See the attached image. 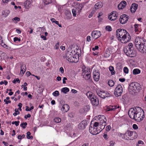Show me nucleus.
<instances>
[{"instance_id":"aec40b11","label":"nucleus","mask_w":146,"mask_h":146,"mask_svg":"<svg viewBox=\"0 0 146 146\" xmlns=\"http://www.w3.org/2000/svg\"><path fill=\"white\" fill-rule=\"evenodd\" d=\"M69 109V106L67 104H64L61 108V110L64 112H66L68 111Z\"/></svg>"},{"instance_id":"bb28decb","label":"nucleus","mask_w":146,"mask_h":146,"mask_svg":"<svg viewBox=\"0 0 146 146\" xmlns=\"http://www.w3.org/2000/svg\"><path fill=\"white\" fill-rule=\"evenodd\" d=\"M69 91V89L67 87H64L61 89V92L64 94H66Z\"/></svg>"},{"instance_id":"de8ad7c7","label":"nucleus","mask_w":146,"mask_h":146,"mask_svg":"<svg viewBox=\"0 0 146 146\" xmlns=\"http://www.w3.org/2000/svg\"><path fill=\"white\" fill-rule=\"evenodd\" d=\"M77 49H76L74 50H72V51H73V55H75L76 54H78V52L77 51Z\"/></svg>"},{"instance_id":"e2e57ef3","label":"nucleus","mask_w":146,"mask_h":146,"mask_svg":"<svg viewBox=\"0 0 146 146\" xmlns=\"http://www.w3.org/2000/svg\"><path fill=\"white\" fill-rule=\"evenodd\" d=\"M99 47L98 46H96L94 48H93L92 50H95L98 49Z\"/></svg>"},{"instance_id":"39448f33","label":"nucleus","mask_w":146,"mask_h":146,"mask_svg":"<svg viewBox=\"0 0 146 146\" xmlns=\"http://www.w3.org/2000/svg\"><path fill=\"white\" fill-rule=\"evenodd\" d=\"M138 110L136 111L135 120L138 122L142 120L144 117V113L143 111L139 107H138Z\"/></svg>"},{"instance_id":"49530a36","label":"nucleus","mask_w":146,"mask_h":146,"mask_svg":"<svg viewBox=\"0 0 146 146\" xmlns=\"http://www.w3.org/2000/svg\"><path fill=\"white\" fill-rule=\"evenodd\" d=\"M52 3V0H46L45 3L46 4H48Z\"/></svg>"},{"instance_id":"a211bd4d","label":"nucleus","mask_w":146,"mask_h":146,"mask_svg":"<svg viewBox=\"0 0 146 146\" xmlns=\"http://www.w3.org/2000/svg\"><path fill=\"white\" fill-rule=\"evenodd\" d=\"M116 12L113 11L110 14V15H109L108 18L109 20L111 21H114L116 19Z\"/></svg>"},{"instance_id":"b1692460","label":"nucleus","mask_w":146,"mask_h":146,"mask_svg":"<svg viewBox=\"0 0 146 146\" xmlns=\"http://www.w3.org/2000/svg\"><path fill=\"white\" fill-rule=\"evenodd\" d=\"M77 8H76L77 9L78 13H80L82 8L83 7V6L82 4L80 3L77 5Z\"/></svg>"},{"instance_id":"4468645a","label":"nucleus","mask_w":146,"mask_h":146,"mask_svg":"<svg viewBox=\"0 0 146 146\" xmlns=\"http://www.w3.org/2000/svg\"><path fill=\"white\" fill-rule=\"evenodd\" d=\"M129 135V137H128V139L130 140H133L135 137L137 136V133L135 132H133L128 131V135Z\"/></svg>"},{"instance_id":"f03ea898","label":"nucleus","mask_w":146,"mask_h":146,"mask_svg":"<svg viewBox=\"0 0 146 146\" xmlns=\"http://www.w3.org/2000/svg\"><path fill=\"white\" fill-rule=\"evenodd\" d=\"M127 31L123 29H118L116 31V36L117 38H120V40L122 43L126 44L128 42V40H125L127 38Z\"/></svg>"},{"instance_id":"bf43d9fd","label":"nucleus","mask_w":146,"mask_h":146,"mask_svg":"<svg viewBox=\"0 0 146 146\" xmlns=\"http://www.w3.org/2000/svg\"><path fill=\"white\" fill-rule=\"evenodd\" d=\"M31 117V115L29 114H28L27 115H25V118L26 119H27L28 118H30Z\"/></svg>"},{"instance_id":"37998d69","label":"nucleus","mask_w":146,"mask_h":146,"mask_svg":"<svg viewBox=\"0 0 146 146\" xmlns=\"http://www.w3.org/2000/svg\"><path fill=\"white\" fill-rule=\"evenodd\" d=\"M13 39L14 41L15 42H16L17 41L20 42L21 41V39L20 38H18L17 37H15Z\"/></svg>"},{"instance_id":"f257e3e1","label":"nucleus","mask_w":146,"mask_h":146,"mask_svg":"<svg viewBox=\"0 0 146 146\" xmlns=\"http://www.w3.org/2000/svg\"><path fill=\"white\" fill-rule=\"evenodd\" d=\"M141 89L140 84L138 83L135 82L131 83L128 86L129 94L133 96H136Z\"/></svg>"},{"instance_id":"4be33fe9","label":"nucleus","mask_w":146,"mask_h":146,"mask_svg":"<svg viewBox=\"0 0 146 146\" xmlns=\"http://www.w3.org/2000/svg\"><path fill=\"white\" fill-rule=\"evenodd\" d=\"M31 0H27L24 3L25 7L26 8H28L31 6Z\"/></svg>"},{"instance_id":"1a4fd4ad","label":"nucleus","mask_w":146,"mask_h":146,"mask_svg":"<svg viewBox=\"0 0 146 146\" xmlns=\"http://www.w3.org/2000/svg\"><path fill=\"white\" fill-rule=\"evenodd\" d=\"M144 39L140 38L139 37H137L135 41V44L136 47L139 46L144 43Z\"/></svg>"},{"instance_id":"5701e85b","label":"nucleus","mask_w":146,"mask_h":146,"mask_svg":"<svg viewBox=\"0 0 146 146\" xmlns=\"http://www.w3.org/2000/svg\"><path fill=\"white\" fill-rule=\"evenodd\" d=\"M21 70L20 73L24 74L26 70V67L25 65L21 64Z\"/></svg>"},{"instance_id":"3c124183","label":"nucleus","mask_w":146,"mask_h":146,"mask_svg":"<svg viewBox=\"0 0 146 146\" xmlns=\"http://www.w3.org/2000/svg\"><path fill=\"white\" fill-rule=\"evenodd\" d=\"M123 71L126 73H128V68L127 67H125L123 68Z\"/></svg>"},{"instance_id":"2f4dec72","label":"nucleus","mask_w":146,"mask_h":146,"mask_svg":"<svg viewBox=\"0 0 146 146\" xmlns=\"http://www.w3.org/2000/svg\"><path fill=\"white\" fill-rule=\"evenodd\" d=\"M27 125V122H23L20 124V126L23 128L25 129L26 127V125Z\"/></svg>"},{"instance_id":"4d7b16f0","label":"nucleus","mask_w":146,"mask_h":146,"mask_svg":"<svg viewBox=\"0 0 146 146\" xmlns=\"http://www.w3.org/2000/svg\"><path fill=\"white\" fill-rule=\"evenodd\" d=\"M4 101L5 102V103L6 104H8V103H10L11 102V101H7L6 99H5L4 100Z\"/></svg>"},{"instance_id":"864d4df0","label":"nucleus","mask_w":146,"mask_h":146,"mask_svg":"<svg viewBox=\"0 0 146 146\" xmlns=\"http://www.w3.org/2000/svg\"><path fill=\"white\" fill-rule=\"evenodd\" d=\"M133 128L135 129H138V127L137 125L135 124H134L133 126Z\"/></svg>"},{"instance_id":"a18cd8bd","label":"nucleus","mask_w":146,"mask_h":146,"mask_svg":"<svg viewBox=\"0 0 146 146\" xmlns=\"http://www.w3.org/2000/svg\"><path fill=\"white\" fill-rule=\"evenodd\" d=\"M124 51L126 55L128 56V54H127L128 52V50L127 49V47H125L124 48Z\"/></svg>"},{"instance_id":"a19ab883","label":"nucleus","mask_w":146,"mask_h":146,"mask_svg":"<svg viewBox=\"0 0 146 146\" xmlns=\"http://www.w3.org/2000/svg\"><path fill=\"white\" fill-rule=\"evenodd\" d=\"M99 126V123L98 122H95L94 123V124L93 125V126L94 127H96Z\"/></svg>"},{"instance_id":"6e6d98bb","label":"nucleus","mask_w":146,"mask_h":146,"mask_svg":"<svg viewBox=\"0 0 146 146\" xmlns=\"http://www.w3.org/2000/svg\"><path fill=\"white\" fill-rule=\"evenodd\" d=\"M74 114L73 112L70 113H69L68 114L69 116L70 117H74Z\"/></svg>"},{"instance_id":"9b49d317","label":"nucleus","mask_w":146,"mask_h":146,"mask_svg":"<svg viewBox=\"0 0 146 146\" xmlns=\"http://www.w3.org/2000/svg\"><path fill=\"white\" fill-rule=\"evenodd\" d=\"M128 21L127 15L125 14H123L121 16L119 19V21L121 23L124 24L126 23Z\"/></svg>"},{"instance_id":"c756f323","label":"nucleus","mask_w":146,"mask_h":146,"mask_svg":"<svg viewBox=\"0 0 146 146\" xmlns=\"http://www.w3.org/2000/svg\"><path fill=\"white\" fill-rule=\"evenodd\" d=\"M77 9L76 8L73 9L72 10V12L73 16L76 17L77 13Z\"/></svg>"},{"instance_id":"69168bd1","label":"nucleus","mask_w":146,"mask_h":146,"mask_svg":"<svg viewBox=\"0 0 146 146\" xmlns=\"http://www.w3.org/2000/svg\"><path fill=\"white\" fill-rule=\"evenodd\" d=\"M133 44L131 43H129L128 44V46H129V48H131V47H133Z\"/></svg>"},{"instance_id":"393cba45","label":"nucleus","mask_w":146,"mask_h":146,"mask_svg":"<svg viewBox=\"0 0 146 146\" xmlns=\"http://www.w3.org/2000/svg\"><path fill=\"white\" fill-rule=\"evenodd\" d=\"M66 19L67 20H70L72 18V15L71 13L69 12H68L66 14Z\"/></svg>"},{"instance_id":"5fc2aeb1","label":"nucleus","mask_w":146,"mask_h":146,"mask_svg":"<svg viewBox=\"0 0 146 146\" xmlns=\"http://www.w3.org/2000/svg\"><path fill=\"white\" fill-rule=\"evenodd\" d=\"M60 71L61 72L62 74H63L64 73V69L63 67H61L60 68Z\"/></svg>"},{"instance_id":"412c9836","label":"nucleus","mask_w":146,"mask_h":146,"mask_svg":"<svg viewBox=\"0 0 146 146\" xmlns=\"http://www.w3.org/2000/svg\"><path fill=\"white\" fill-rule=\"evenodd\" d=\"M86 71H84L83 73L84 74L83 75V77L85 79L88 80L90 79L91 77V75L90 73L86 74Z\"/></svg>"},{"instance_id":"09e8293b","label":"nucleus","mask_w":146,"mask_h":146,"mask_svg":"<svg viewBox=\"0 0 146 146\" xmlns=\"http://www.w3.org/2000/svg\"><path fill=\"white\" fill-rule=\"evenodd\" d=\"M59 42H58L54 46V48L56 49H57L59 48Z\"/></svg>"},{"instance_id":"680f3d73","label":"nucleus","mask_w":146,"mask_h":146,"mask_svg":"<svg viewBox=\"0 0 146 146\" xmlns=\"http://www.w3.org/2000/svg\"><path fill=\"white\" fill-rule=\"evenodd\" d=\"M13 19L15 20H16L17 21H19L20 20V18H19L18 17H15L13 19Z\"/></svg>"},{"instance_id":"0e129e2a","label":"nucleus","mask_w":146,"mask_h":146,"mask_svg":"<svg viewBox=\"0 0 146 146\" xmlns=\"http://www.w3.org/2000/svg\"><path fill=\"white\" fill-rule=\"evenodd\" d=\"M114 143H115V142L113 141H111L110 142V146H113L114 145Z\"/></svg>"},{"instance_id":"423d86ee","label":"nucleus","mask_w":146,"mask_h":146,"mask_svg":"<svg viewBox=\"0 0 146 146\" xmlns=\"http://www.w3.org/2000/svg\"><path fill=\"white\" fill-rule=\"evenodd\" d=\"M123 92V88L121 85H118L117 86L114 92V94L116 97L121 96Z\"/></svg>"},{"instance_id":"603ef678","label":"nucleus","mask_w":146,"mask_h":146,"mask_svg":"<svg viewBox=\"0 0 146 146\" xmlns=\"http://www.w3.org/2000/svg\"><path fill=\"white\" fill-rule=\"evenodd\" d=\"M111 127L110 125H108L106 127V130L107 131H109Z\"/></svg>"},{"instance_id":"13d9d810","label":"nucleus","mask_w":146,"mask_h":146,"mask_svg":"<svg viewBox=\"0 0 146 146\" xmlns=\"http://www.w3.org/2000/svg\"><path fill=\"white\" fill-rule=\"evenodd\" d=\"M115 109V108H107V111H110V110H114Z\"/></svg>"},{"instance_id":"c85d7f7f","label":"nucleus","mask_w":146,"mask_h":146,"mask_svg":"<svg viewBox=\"0 0 146 146\" xmlns=\"http://www.w3.org/2000/svg\"><path fill=\"white\" fill-rule=\"evenodd\" d=\"M140 70L138 69H135L133 70V73L134 75H136L140 73Z\"/></svg>"},{"instance_id":"e433bc0d","label":"nucleus","mask_w":146,"mask_h":146,"mask_svg":"<svg viewBox=\"0 0 146 146\" xmlns=\"http://www.w3.org/2000/svg\"><path fill=\"white\" fill-rule=\"evenodd\" d=\"M106 31H111L112 30V28L110 26H107L106 27Z\"/></svg>"},{"instance_id":"2eb2a0df","label":"nucleus","mask_w":146,"mask_h":146,"mask_svg":"<svg viewBox=\"0 0 146 146\" xmlns=\"http://www.w3.org/2000/svg\"><path fill=\"white\" fill-rule=\"evenodd\" d=\"M136 56L135 51L133 47L128 49V56L131 57H133L135 56Z\"/></svg>"},{"instance_id":"cd10ccee","label":"nucleus","mask_w":146,"mask_h":146,"mask_svg":"<svg viewBox=\"0 0 146 146\" xmlns=\"http://www.w3.org/2000/svg\"><path fill=\"white\" fill-rule=\"evenodd\" d=\"M109 70L111 72V75H113L115 74V72L114 70V68L113 66H110L109 67Z\"/></svg>"},{"instance_id":"4c0bfd02","label":"nucleus","mask_w":146,"mask_h":146,"mask_svg":"<svg viewBox=\"0 0 146 146\" xmlns=\"http://www.w3.org/2000/svg\"><path fill=\"white\" fill-rule=\"evenodd\" d=\"M99 119H106V117L104 115H99L98 116Z\"/></svg>"},{"instance_id":"9d476101","label":"nucleus","mask_w":146,"mask_h":146,"mask_svg":"<svg viewBox=\"0 0 146 146\" xmlns=\"http://www.w3.org/2000/svg\"><path fill=\"white\" fill-rule=\"evenodd\" d=\"M136 110L133 108H130L128 110V115L132 119H135V117L136 112Z\"/></svg>"},{"instance_id":"6e6552de","label":"nucleus","mask_w":146,"mask_h":146,"mask_svg":"<svg viewBox=\"0 0 146 146\" xmlns=\"http://www.w3.org/2000/svg\"><path fill=\"white\" fill-rule=\"evenodd\" d=\"M91 125V126L89 127V131L91 134L94 135H95L101 132L100 129H98V128L97 127L96 128L93 126L92 127Z\"/></svg>"},{"instance_id":"0eeeda50","label":"nucleus","mask_w":146,"mask_h":146,"mask_svg":"<svg viewBox=\"0 0 146 146\" xmlns=\"http://www.w3.org/2000/svg\"><path fill=\"white\" fill-rule=\"evenodd\" d=\"M136 48L141 53H145L146 52V42L144 41V43L141 44Z\"/></svg>"},{"instance_id":"8fccbe9b","label":"nucleus","mask_w":146,"mask_h":146,"mask_svg":"<svg viewBox=\"0 0 146 146\" xmlns=\"http://www.w3.org/2000/svg\"><path fill=\"white\" fill-rule=\"evenodd\" d=\"M135 28V32L138 31V29L137 28L138 27V24H135L134 25Z\"/></svg>"},{"instance_id":"f3484780","label":"nucleus","mask_w":146,"mask_h":146,"mask_svg":"<svg viewBox=\"0 0 146 146\" xmlns=\"http://www.w3.org/2000/svg\"><path fill=\"white\" fill-rule=\"evenodd\" d=\"M87 122L86 121L83 120L79 123L78 125V127L80 129H84L87 125Z\"/></svg>"},{"instance_id":"7c9ffc66","label":"nucleus","mask_w":146,"mask_h":146,"mask_svg":"<svg viewBox=\"0 0 146 146\" xmlns=\"http://www.w3.org/2000/svg\"><path fill=\"white\" fill-rule=\"evenodd\" d=\"M108 85L111 86L112 87L113 86L114 84V82L112 80H110L108 83Z\"/></svg>"},{"instance_id":"ddd939ff","label":"nucleus","mask_w":146,"mask_h":146,"mask_svg":"<svg viewBox=\"0 0 146 146\" xmlns=\"http://www.w3.org/2000/svg\"><path fill=\"white\" fill-rule=\"evenodd\" d=\"M97 92L98 96L104 99L105 97H108L109 96H107V93L103 91L100 90Z\"/></svg>"},{"instance_id":"79ce46f5","label":"nucleus","mask_w":146,"mask_h":146,"mask_svg":"<svg viewBox=\"0 0 146 146\" xmlns=\"http://www.w3.org/2000/svg\"><path fill=\"white\" fill-rule=\"evenodd\" d=\"M121 135V134H120ZM122 135H123L122 136V138L123 139H125V140H127V136L126 135V133H125L124 134H121V135L122 136Z\"/></svg>"},{"instance_id":"338daca9","label":"nucleus","mask_w":146,"mask_h":146,"mask_svg":"<svg viewBox=\"0 0 146 146\" xmlns=\"http://www.w3.org/2000/svg\"><path fill=\"white\" fill-rule=\"evenodd\" d=\"M119 80L121 82H123L125 80V79L124 78H120L119 79Z\"/></svg>"},{"instance_id":"dca6fc26","label":"nucleus","mask_w":146,"mask_h":146,"mask_svg":"<svg viewBox=\"0 0 146 146\" xmlns=\"http://www.w3.org/2000/svg\"><path fill=\"white\" fill-rule=\"evenodd\" d=\"M98 72V70L97 72L96 71L93 72V78L96 81H98L100 77V74Z\"/></svg>"},{"instance_id":"58836bf2","label":"nucleus","mask_w":146,"mask_h":146,"mask_svg":"<svg viewBox=\"0 0 146 146\" xmlns=\"http://www.w3.org/2000/svg\"><path fill=\"white\" fill-rule=\"evenodd\" d=\"M121 3H120L118 5V8L120 10L124 8V6L122 5Z\"/></svg>"},{"instance_id":"f704fd0d","label":"nucleus","mask_w":146,"mask_h":146,"mask_svg":"<svg viewBox=\"0 0 146 146\" xmlns=\"http://www.w3.org/2000/svg\"><path fill=\"white\" fill-rule=\"evenodd\" d=\"M52 94L54 96H56L59 95V93L58 91L56 90L53 92Z\"/></svg>"},{"instance_id":"f8f14e48","label":"nucleus","mask_w":146,"mask_h":146,"mask_svg":"<svg viewBox=\"0 0 146 146\" xmlns=\"http://www.w3.org/2000/svg\"><path fill=\"white\" fill-rule=\"evenodd\" d=\"M101 34L100 32L99 31H94L92 33V37L96 39L99 37L101 35Z\"/></svg>"},{"instance_id":"20e7f679","label":"nucleus","mask_w":146,"mask_h":146,"mask_svg":"<svg viewBox=\"0 0 146 146\" xmlns=\"http://www.w3.org/2000/svg\"><path fill=\"white\" fill-rule=\"evenodd\" d=\"M73 55V51H72L71 52L68 51L63 56V58H66V60L70 62H77L78 59Z\"/></svg>"},{"instance_id":"473e14b6","label":"nucleus","mask_w":146,"mask_h":146,"mask_svg":"<svg viewBox=\"0 0 146 146\" xmlns=\"http://www.w3.org/2000/svg\"><path fill=\"white\" fill-rule=\"evenodd\" d=\"M95 6L98 7L97 9L101 8L102 6V3L100 2H98L96 3Z\"/></svg>"},{"instance_id":"ea45409f","label":"nucleus","mask_w":146,"mask_h":146,"mask_svg":"<svg viewBox=\"0 0 146 146\" xmlns=\"http://www.w3.org/2000/svg\"><path fill=\"white\" fill-rule=\"evenodd\" d=\"M100 123L99 124H101V123H103L104 122L106 123L107 119H100Z\"/></svg>"},{"instance_id":"72a5a7b5","label":"nucleus","mask_w":146,"mask_h":146,"mask_svg":"<svg viewBox=\"0 0 146 146\" xmlns=\"http://www.w3.org/2000/svg\"><path fill=\"white\" fill-rule=\"evenodd\" d=\"M10 12L8 10H6L4 11V13H3V15H4L5 17H6L9 13Z\"/></svg>"},{"instance_id":"c03bdc74","label":"nucleus","mask_w":146,"mask_h":146,"mask_svg":"<svg viewBox=\"0 0 146 146\" xmlns=\"http://www.w3.org/2000/svg\"><path fill=\"white\" fill-rule=\"evenodd\" d=\"M120 3H121V4H122L121 5L124 6V7H125L127 5V3L126 2L124 1H122Z\"/></svg>"},{"instance_id":"7ed1b4c3","label":"nucleus","mask_w":146,"mask_h":146,"mask_svg":"<svg viewBox=\"0 0 146 146\" xmlns=\"http://www.w3.org/2000/svg\"><path fill=\"white\" fill-rule=\"evenodd\" d=\"M86 96L90 100L93 106H96L99 104V100L97 97L95 96L92 92H88L86 93Z\"/></svg>"},{"instance_id":"a878e982","label":"nucleus","mask_w":146,"mask_h":146,"mask_svg":"<svg viewBox=\"0 0 146 146\" xmlns=\"http://www.w3.org/2000/svg\"><path fill=\"white\" fill-rule=\"evenodd\" d=\"M107 124L106 123L104 122L103 123H101V124H99V127L100 128V129L101 131L104 129Z\"/></svg>"},{"instance_id":"774afa93","label":"nucleus","mask_w":146,"mask_h":146,"mask_svg":"<svg viewBox=\"0 0 146 146\" xmlns=\"http://www.w3.org/2000/svg\"><path fill=\"white\" fill-rule=\"evenodd\" d=\"M19 121H15L14 122L16 126H17L19 125Z\"/></svg>"},{"instance_id":"c9c22d12","label":"nucleus","mask_w":146,"mask_h":146,"mask_svg":"<svg viewBox=\"0 0 146 146\" xmlns=\"http://www.w3.org/2000/svg\"><path fill=\"white\" fill-rule=\"evenodd\" d=\"M54 121L55 122L58 123L60 122L61 121V119L59 117L55 118L54 119Z\"/></svg>"},{"instance_id":"6ab92c4d","label":"nucleus","mask_w":146,"mask_h":146,"mask_svg":"<svg viewBox=\"0 0 146 146\" xmlns=\"http://www.w3.org/2000/svg\"><path fill=\"white\" fill-rule=\"evenodd\" d=\"M138 5L136 3H133L131 6L130 10L131 12L132 13H134L136 10L137 9Z\"/></svg>"},{"instance_id":"052dcab7","label":"nucleus","mask_w":146,"mask_h":146,"mask_svg":"<svg viewBox=\"0 0 146 146\" xmlns=\"http://www.w3.org/2000/svg\"><path fill=\"white\" fill-rule=\"evenodd\" d=\"M3 47L7 49H9L11 48L10 47H9L6 44H5L3 46Z\"/></svg>"}]
</instances>
